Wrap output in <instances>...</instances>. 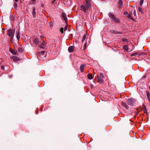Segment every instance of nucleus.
I'll return each instance as SVG.
<instances>
[{
    "label": "nucleus",
    "instance_id": "423d86ee",
    "mask_svg": "<svg viewBox=\"0 0 150 150\" xmlns=\"http://www.w3.org/2000/svg\"><path fill=\"white\" fill-rule=\"evenodd\" d=\"M11 58L15 62L19 60V58L15 56H11Z\"/></svg>",
    "mask_w": 150,
    "mask_h": 150
},
{
    "label": "nucleus",
    "instance_id": "393cba45",
    "mask_svg": "<svg viewBox=\"0 0 150 150\" xmlns=\"http://www.w3.org/2000/svg\"><path fill=\"white\" fill-rule=\"evenodd\" d=\"M144 2V0H141L140 1V5L142 6Z\"/></svg>",
    "mask_w": 150,
    "mask_h": 150
},
{
    "label": "nucleus",
    "instance_id": "4468645a",
    "mask_svg": "<svg viewBox=\"0 0 150 150\" xmlns=\"http://www.w3.org/2000/svg\"><path fill=\"white\" fill-rule=\"evenodd\" d=\"M132 11L130 12L129 14H128L127 16V17L129 18H130L132 19H133V18H132V17H131V16H132Z\"/></svg>",
    "mask_w": 150,
    "mask_h": 150
},
{
    "label": "nucleus",
    "instance_id": "58836bf2",
    "mask_svg": "<svg viewBox=\"0 0 150 150\" xmlns=\"http://www.w3.org/2000/svg\"><path fill=\"white\" fill-rule=\"evenodd\" d=\"M146 75H144V76L143 77V78H146Z\"/></svg>",
    "mask_w": 150,
    "mask_h": 150
},
{
    "label": "nucleus",
    "instance_id": "6ab92c4d",
    "mask_svg": "<svg viewBox=\"0 0 150 150\" xmlns=\"http://www.w3.org/2000/svg\"><path fill=\"white\" fill-rule=\"evenodd\" d=\"M138 10L141 14H143V12L141 8L140 7H139L138 8Z\"/></svg>",
    "mask_w": 150,
    "mask_h": 150
},
{
    "label": "nucleus",
    "instance_id": "a19ab883",
    "mask_svg": "<svg viewBox=\"0 0 150 150\" xmlns=\"http://www.w3.org/2000/svg\"><path fill=\"white\" fill-rule=\"evenodd\" d=\"M16 2H17L18 0H14Z\"/></svg>",
    "mask_w": 150,
    "mask_h": 150
},
{
    "label": "nucleus",
    "instance_id": "9b49d317",
    "mask_svg": "<svg viewBox=\"0 0 150 150\" xmlns=\"http://www.w3.org/2000/svg\"><path fill=\"white\" fill-rule=\"evenodd\" d=\"M112 21L115 22V23H120V21L117 18L115 17L114 19L112 20Z\"/></svg>",
    "mask_w": 150,
    "mask_h": 150
},
{
    "label": "nucleus",
    "instance_id": "f8f14e48",
    "mask_svg": "<svg viewBox=\"0 0 150 150\" xmlns=\"http://www.w3.org/2000/svg\"><path fill=\"white\" fill-rule=\"evenodd\" d=\"M85 65L84 64L81 65L80 67V69L81 72H83L84 71V69L85 67Z\"/></svg>",
    "mask_w": 150,
    "mask_h": 150
},
{
    "label": "nucleus",
    "instance_id": "a211bd4d",
    "mask_svg": "<svg viewBox=\"0 0 150 150\" xmlns=\"http://www.w3.org/2000/svg\"><path fill=\"white\" fill-rule=\"evenodd\" d=\"M146 95L147 96V97L148 98V99H149L150 93L149 91H146Z\"/></svg>",
    "mask_w": 150,
    "mask_h": 150
},
{
    "label": "nucleus",
    "instance_id": "9d476101",
    "mask_svg": "<svg viewBox=\"0 0 150 150\" xmlns=\"http://www.w3.org/2000/svg\"><path fill=\"white\" fill-rule=\"evenodd\" d=\"M35 7H33V15L34 17H35Z\"/></svg>",
    "mask_w": 150,
    "mask_h": 150
},
{
    "label": "nucleus",
    "instance_id": "f03ea898",
    "mask_svg": "<svg viewBox=\"0 0 150 150\" xmlns=\"http://www.w3.org/2000/svg\"><path fill=\"white\" fill-rule=\"evenodd\" d=\"M135 100L134 99L130 98L128 99L127 101V104L130 106H133L135 104Z\"/></svg>",
    "mask_w": 150,
    "mask_h": 150
},
{
    "label": "nucleus",
    "instance_id": "bb28decb",
    "mask_svg": "<svg viewBox=\"0 0 150 150\" xmlns=\"http://www.w3.org/2000/svg\"><path fill=\"white\" fill-rule=\"evenodd\" d=\"M49 25L50 27H52L53 26V23L52 21L50 22Z\"/></svg>",
    "mask_w": 150,
    "mask_h": 150
},
{
    "label": "nucleus",
    "instance_id": "c9c22d12",
    "mask_svg": "<svg viewBox=\"0 0 150 150\" xmlns=\"http://www.w3.org/2000/svg\"><path fill=\"white\" fill-rule=\"evenodd\" d=\"M45 51H42L41 52V53L42 54H44L45 52Z\"/></svg>",
    "mask_w": 150,
    "mask_h": 150
},
{
    "label": "nucleus",
    "instance_id": "7c9ffc66",
    "mask_svg": "<svg viewBox=\"0 0 150 150\" xmlns=\"http://www.w3.org/2000/svg\"><path fill=\"white\" fill-rule=\"evenodd\" d=\"M124 14L125 15H127L128 14V13L127 11H125L124 13Z\"/></svg>",
    "mask_w": 150,
    "mask_h": 150
},
{
    "label": "nucleus",
    "instance_id": "ea45409f",
    "mask_svg": "<svg viewBox=\"0 0 150 150\" xmlns=\"http://www.w3.org/2000/svg\"><path fill=\"white\" fill-rule=\"evenodd\" d=\"M91 88H93V86L92 85H91Z\"/></svg>",
    "mask_w": 150,
    "mask_h": 150
},
{
    "label": "nucleus",
    "instance_id": "f257e3e1",
    "mask_svg": "<svg viewBox=\"0 0 150 150\" xmlns=\"http://www.w3.org/2000/svg\"><path fill=\"white\" fill-rule=\"evenodd\" d=\"M91 7V4L90 0H86V4L80 6L79 7V8L81 11L84 13H87L88 10Z\"/></svg>",
    "mask_w": 150,
    "mask_h": 150
},
{
    "label": "nucleus",
    "instance_id": "37998d69",
    "mask_svg": "<svg viewBox=\"0 0 150 150\" xmlns=\"http://www.w3.org/2000/svg\"><path fill=\"white\" fill-rule=\"evenodd\" d=\"M41 6L42 7H43V4H41Z\"/></svg>",
    "mask_w": 150,
    "mask_h": 150
},
{
    "label": "nucleus",
    "instance_id": "f704fd0d",
    "mask_svg": "<svg viewBox=\"0 0 150 150\" xmlns=\"http://www.w3.org/2000/svg\"><path fill=\"white\" fill-rule=\"evenodd\" d=\"M127 40L126 39H123L122 41L123 42H126L127 41Z\"/></svg>",
    "mask_w": 150,
    "mask_h": 150
},
{
    "label": "nucleus",
    "instance_id": "4be33fe9",
    "mask_svg": "<svg viewBox=\"0 0 150 150\" xmlns=\"http://www.w3.org/2000/svg\"><path fill=\"white\" fill-rule=\"evenodd\" d=\"M118 4L120 6H122V0H119Z\"/></svg>",
    "mask_w": 150,
    "mask_h": 150
},
{
    "label": "nucleus",
    "instance_id": "72a5a7b5",
    "mask_svg": "<svg viewBox=\"0 0 150 150\" xmlns=\"http://www.w3.org/2000/svg\"><path fill=\"white\" fill-rule=\"evenodd\" d=\"M135 54H136L135 53H132L131 54V56H133L135 55Z\"/></svg>",
    "mask_w": 150,
    "mask_h": 150
},
{
    "label": "nucleus",
    "instance_id": "79ce46f5",
    "mask_svg": "<svg viewBox=\"0 0 150 150\" xmlns=\"http://www.w3.org/2000/svg\"><path fill=\"white\" fill-rule=\"evenodd\" d=\"M67 27H65V28L64 30H67Z\"/></svg>",
    "mask_w": 150,
    "mask_h": 150
},
{
    "label": "nucleus",
    "instance_id": "dca6fc26",
    "mask_svg": "<svg viewBox=\"0 0 150 150\" xmlns=\"http://www.w3.org/2000/svg\"><path fill=\"white\" fill-rule=\"evenodd\" d=\"M39 41L38 39L37 38H35L34 40V42L36 45H37L39 44Z\"/></svg>",
    "mask_w": 150,
    "mask_h": 150
},
{
    "label": "nucleus",
    "instance_id": "412c9836",
    "mask_svg": "<svg viewBox=\"0 0 150 150\" xmlns=\"http://www.w3.org/2000/svg\"><path fill=\"white\" fill-rule=\"evenodd\" d=\"M86 38V35L84 34V35L83 38H82V42H83L85 40Z\"/></svg>",
    "mask_w": 150,
    "mask_h": 150
},
{
    "label": "nucleus",
    "instance_id": "c85d7f7f",
    "mask_svg": "<svg viewBox=\"0 0 150 150\" xmlns=\"http://www.w3.org/2000/svg\"><path fill=\"white\" fill-rule=\"evenodd\" d=\"M61 32L62 33H63V28H61L60 30Z\"/></svg>",
    "mask_w": 150,
    "mask_h": 150
},
{
    "label": "nucleus",
    "instance_id": "2eb2a0df",
    "mask_svg": "<svg viewBox=\"0 0 150 150\" xmlns=\"http://www.w3.org/2000/svg\"><path fill=\"white\" fill-rule=\"evenodd\" d=\"M122 105L124 106L126 109H129V107L126 104L123 102H122Z\"/></svg>",
    "mask_w": 150,
    "mask_h": 150
},
{
    "label": "nucleus",
    "instance_id": "4c0bfd02",
    "mask_svg": "<svg viewBox=\"0 0 150 150\" xmlns=\"http://www.w3.org/2000/svg\"><path fill=\"white\" fill-rule=\"evenodd\" d=\"M36 0H32V1L34 3L33 4H35V3H34L36 1Z\"/></svg>",
    "mask_w": 150,
    "mask_h": 150
},
{
    "label": "nucleus",
    "instance_id": "aec40b11",
    "mask_svg": "<svg viewBox=\"0 0 150 150\" xmlns=\"http://www.w3.org/2000/svg\"><path fill=\"white\" fill-rule=\"evenodd\" d=\"M17 3L16 2H14V9L15 10H16L17 9Z\"/></svg>",
    "mask_w": 150,
    "mask_h": 150
},
{
    "label": "nucleus",
    "instance_id": "39448f33",
    "mask_svg": "<svg viewBox=\"0 0 150 150\" xmlns=\"http://www.w3.org/2000/svg\"><path fill=\"white\" fill-rule=\"evenodd\" d=\"M62 16L65 21L66 23H67V17L66 15L64 12H62Z\"/></svg>",
    "mask_w": 150,
    "mask_h": 150
},
{
    "label": "nucleus",
    "instance_id": "f3484780",
    "mask_svg": "<svg viewBox=\"0 0 150 150\" xmlns=\"http://www.w3.org/2000/svg\"><path fill=\"white\" fill-rule=\"evenodd\" d=\"M124 49L126 51H127L128 50V47L127 45H125L123 46Z\"/></svg>",
    "mask_w": 150,
    "mask_h": 150
},
{
    "label": "nucleus",
    "instance_id": "b1692460",
    "mask_svg": "<svg viewBox=\"0 0 150 150\" xmlns=\"http://www.w3.org/2000/svg\"><path fill=\"white\" fill-rule=\"evenodd\" d=\"M113 33H117V34H119V33L122 34V33L121 32H118L116 31H114Z\"/></svg>",
    "mask_w": 150,
    "mask_h": 150
},
{
    "label": "nucleus",
    "instance_id": "0eeeda50",
    "mask_svg": "<svg viewBox=\"0 0 150 150\" xmlns=\"http://www.w3.org/2000/svg\"><path fill=\"white\" fill-rule=\"evenodd\" d=\"M108 16L111 19L112 21L115 17L114 15L110 12L109 13Z\"/></svg>",
    "mask_w": 150,
    "mask_h": 150
},
{
    "label": "nucleus",
    "instance_id": "2f4dec72",
    "mask_svg": "<svg viewBox=\"0 0 150 150\" xmlns=\"http://www.w3.org/2000/svg\"><path fill=\"white\" fill-rule=\"evenodd\" d=\"M134 16H136V11L135 10H134Z\"/></svg>",
    "mask_w": 150,
    "mask_h": 150
},
{
    "label": "nucleus",
    "instance_id": "7ed1b4c3",
    "mask_svg": "<svg viewBox=\"0 0 150 150\" xmlns=\"http://www.w3.org/2000/svg\"><path fill=\"white\" fill-rule=\"evenodd\" d=\"M14 32H13L12 30L11 29H10L7 31V35L11 37V39H12V38L14 36Z\"/></svg>",
    "mask_w": 150,
    "mask_h": 150
},
{
    "label": "nucleus",
    "instance_id": "ddd939ff",
    "mask_svg": "<svg viewBox=\"0 0 150 150\" xmlns=\"http://www.w3.org/2000/svg\"><path fill=\"white\" fill-rule=\"evenodd\" d=\"M103 80L99 76L98 77L97 82L100 83H103Z\"/></svg>",
    "mask_w": 150,
    "mask_h": 150
},
{
    "label": "nucleus",
    "instance_id": "20e7f679",
    "mask_svg": "<svg viewBox=\"0 0 150 150\" xmlns=\"http://www.w3.org/2000/svg\"><path fill=\"white\" fill-rule=\"evenodd\" d=\"M42 42H41V44L39 45V47L40 48L42 49H45V46L46 45V43L45 42L42 40Z\"/></svg>",
    "mask_w": 150,
    "mask_h": 150
},
{
    "label": "nucleus",
    "instance_id": "c756f323",
    "mask_svg": "<svg viewBox=\"0 0 150 150\" xmlns=\"http://www.w3.org/2000/svg\"><path fill=\"white\" fill-rule=\"evenodd\" d=\"M12 53L14 55H16V52L14 51H13L12 52Z\"/></svg>",
    "mask_w": 150,
    "mask_h": 150
},
{
    "label": "nucleus",
    "instance_id": "e433bc0d",
    "mask_svg": "<svg viewBox=\"0 0 150 150\" xmlns=\"http://www.w3.org/2000/svg\"><path fill=\"white\" fill-rule=\"evenodd\" d=\"M18 51H19V52H22V50L21 49H18Z\"/></svg>",
    "mask_w": 150,
    "mask_h": 150
},
{
    "label": "nucleus",
    "instance_id": "473e14b6",
    "mask_svg": "<svg viewBox=\"0 0 150 150\" xmlns=\"http://www.w3.org/2000/svg\"><path fill=\"white\" fill-rule=\"evenodd\" d=\"M1 68L3 70H4V67L3 66H2L1 67Z\"/></svg>",
    "mask_w": 150,
    "mask_h": 150
},
{
    "label": "nucleus",
    "instance_id": "5701e85b",
    "mask_svg": "<svg viewBox=\"0 0 150 150\" xmlns=\"http://www.w3.org/2000/svg\"><path fill=\"white\" fill-rule=\"evenodd\" d=\"M17 35H16V37L18 40H19V39L20 38V36L19 34V33L18 32L17 33H16Z\"/></svg>",
    "mask_w": 150,
    "mask_h": 150
},
{
    "label": "nucleus",
    "instance_id": "cd10ccee",
    "mask_svg": "<svg viewBox=\"0 0 150 150\" xmlns=\"http://www.w3.org/2000/svg\"><path fill=\"white\" fill-rule=\"evenodd\" d=\"M86 45H87L86 43H85V44H84V46H83L84 49V50L86 49Z\"/></svg>",
    "mask_w": 150,
    "mask_h": 150
},
{
    "label": "nucleus",
    "instance_id": "1a4fd4ad",
    "mask_svg": "<svg viewBox=\"0 0 150 150\" xmlns=\"http://www.w3.org/2000/svg\"><path fill=\"white\" fill-rule=\"evenodd\" d=\"M74 50V47L73 46L69 47L68 48V51L70 52H72Z\"/></svg>",
    "mask_w": 150,
    "mask_h": 150
},
{
    "label": "nucleus",
    "instance_id": "6e6552de",
    "mask_svg": "<svg viewBox=\"0 0 150 150\" xmlns=\"http://www.w3.org/2000/svg\"><path fill=\"white\" fill-rule=\"evenodd\" d=\"M87 77L88 79L91 80L93 79V75L92 74L90 73L88 74Z\"/></svg>",
    "mask_w": 150,
    "mask_h": 150
},
{
    "label": "nucleus",
    "instance_id": "a878e982",
    "mask_svg": "<svg viewBox=\"0 0 150 150\" xmlns=\"http://www.w3.org/2000/svg\"><path fill=\"white\" fill-rule=\"evenodd\" d=\"M100 77L103 78L104 77V75L103 73H100Z\"/></svg>",
    "mask_w": 150,
    "mask_h": 150
}]
</instances>
